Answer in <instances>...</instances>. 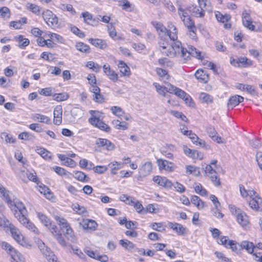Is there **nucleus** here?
<instances>
[{"instance_id":"obj_1","label":"nucleus","mask_w":262,"mask_h":262,"mask_svg":"<svg viewBox=\"0 0 262 262\" xmlns=\"http://www.w3.org/2000/svg\"><path fill=\"white\" fill-rule=\"evenodd\" d=\"M156 28L161 41L159 42L160 50L163 55L170 57H179L187 60L190 55L199 59H202L201 52L194 47H188V50L182 47L181 42L177 40L176 27L172 24L168 25L169 30L162 24L157 22L152 23Z\"/></svg>"},{"instance_id":"obj_11","label":"nucleus","mask_w":262,"mask_h":262,"mask_svg":"<svg viewBox=\"0 0 262 262\" xmlns=\"http://www.w3.org/2000/svg\"><path fill=\"white\" fill-rule=\"evenodd\" d=\"M153 181L159 186L165 188H170L172 185V182L164 177L159 176H155L152 179Z\"/></svg>"},{"instance_id":"obj_17","label":"nucleus","mask_w":262,"mask_h":262,"mask_svg":"<svg viewBox=\"0 0 262 262\" xmlns=\"http://www.w3.org/2000/svg\"><path fill=\"white\" fill-rule=\"evenodd\" d=\"M207 132L209 135V136L214 141L216 142L220 143H222V138L220 136H217V132L216 131L214 127L212 126H208L207 128Z\"/></svg>"},{"instance_id":"obj_59","label":"nucleus","mask_w":262,"mask_h":262,"mask_svg":"<svg viewBox=\"0 0 262 262\" xmlns=\"http://www.w3.org/2000/svg\"><path fill=\"white\" fill-rule=\"evenodd\" d=\"M38 247L42 255H43L50 248L47 247L45 244L41 241H38L37 242Z\"/></svg>"},{"instance_id":"obj_37","label":"nucleus","mask_w":262,"mask_h":262,"mask_svg":"<svg viewBox=\"0 0 262 262\" xmlns=\"http://www.w3.org/2000/svg\"><path fill=\"white\" fill-rule=\"evenodd\" d=\"M73 176L76 179L81 182H88L89 181V178L82 171H75Z\"/></svg>"},{"instance_id":"obj_41","label":"nucleus","mask_w":262,"mask_h":262,"mask_svg":"<svg viewBox=\"0 0 262 262\" xmlns=\"http://www.w3.org/2000/svg\"><path fill=\"white\" fill-rule=\"evenodd\" d=\"M156 72L157 74L166 82L169 78V75L168 74L167 71L161 68H157Z\"/></svg>"},{"instance_id":"obj_26","label":"nucleus","mask_w":262,"mask_h":262,"mask_svg":"<svg viewBox=\"0 0 262 262\" xmlns=\"http://www.w3.org/2000/svg\"><path fill=\"white\" fill-rule=\"evenodd\" d=\"M2 247L3 248L7 251L10 252L11 254L12 257L14 260H16V256H17L16 252L13 247L7 242H3L2 243Z\"/></svg>"},{"instance_id":"obj_38","label":"nucleus","mask_w":262,"mask_h":262,"mask_svg":"<svg viewBox=\"0 0 262 262\" xmlns=\"http://www.w3.org/2000/svg\"><path fill=\"white\" fill-rule=\"evenodd\" d=\"M55 219L57 222L58 225L60 226L61 229H65L67 230L68 229V228L70 227L65 219L60 217L58 216H55Z\"/></svg>"},{"instance_id":"obj_23","label":"nucleus","mask_w":262,"mask_h":262,"mask_svg":"<svg viewBox=\"0 0 262 262\" xmlns=\"http://www.w3.org/2000/svg\"><path fill=\"white\" fill-rule=\"evenodd\" d=\"M187 10L196 17H203L205 15V12L200 8V6H190Z\"/></svg>"},{"instance_id":"obj_21","label":"nucleus","mask_w":262,"mask_h":262,"mask_svg":"<svg viewBox=\"0 0 262 262\" xmlns=\"http://www.w3.org/2000/svg\"><path fill=\"white\" fill-rule=\"evenodd\" d=\"M81 15L84 18V22L87 24L92 26H96L98 23V21L96 20L95 18H93L92 15L88 12H83Z\"/></svg>"},{"instance_id":"obj_5","label":"nucleus","mask_w":262,"mask_h":262,"mask_svg":"<svg viewBox=\"0 0 262 262\" xmlns=\"http://www.w3.org/2000/svg\"><path fill=\"white\" fill-rule=\"evenodd\" d=\"M206 174L210 178L211 181L215 186L221 185L220 178L216 176V172L211 165H207L205 169Z\"/></svg>"},{"instance_id":"obj_6","label":"nucleus","mask_w":262,"mask_h":262,"mask_svg":"<svg viewBox=\"0 0 262 262\" xmlns=\"http://www.w3.org/2000/svg\"><path fill=\"white\" fill-rule=\"evenodd\" d=\"M152 169V164L150 162H145L142 166L139 169V175L137 178L138 180H142V178L145 177L149 175Z\"/></svg>"},{"instance_id":"obj_45","label":"nucleus","mask_w":262,"mask_h":262,"mask_svg":"<svg viewBox=\"0 0 262 262\" xmlns=\"http://www.w3.org/2000/svg\"><path fill=\"white\" fill-rule=\"evenodd\" d=\"M69 97V95L67 93H62L59 94H55L53 95V99L57 101H62L67 100Z\"/></svg>"},{"instance_id":"obj_49","label":"nucleus","mask_w":262,"mask_h":262,"mask_svg":"<svg viewBox=\"0 0 262 262\" xmlns=\"http://www.w3.org/2000/svg\"><path fill=\"white\" fill-rule=\"evenodd\" d=\"M182 134L189 136L193 143L197 142L196 140L199 139V138L195 134L193 133L191 130H185L184 131H182Z\"/></svg>"},{"instance_id":"obj_42","label":"nucleus","mask_w":262,"mask_h":262,"mask_svg":"<svg viewBox=\"0 0 262 262\" xmlns=\"http://www.w3.org/2000/svg\"><path fill=\"white\" fill-rule=\"evenodd\" d=\"M191 202L192 204L196 206L198 208H202L204 206V202L196 195H192L191 196Z\"/></svg>"},{"instance_id":"obj_35","label":"nucleus","mask_w":262,"mask_h":262,"mask_svg":"<svg viewBox=\"0 0 262 262\" xmlns=\"http://www.w3.org/2000/svg\"><path fill=\"white\" fill-rule=\"evenodd\" d=\"M120 245L127 250L133 249L135 247V244L127 239H121L119 241Z\"/></svg>"},{"instance_id":"obj_39","label":"nucleus","mask_w":262,"mask_h":262,"mask_svg":"<svg viewBox=\"0 0 262 262\" xmlns=\"http://www.w3.org/2000/svg\"><path fill=\"white\" fill-rule=\"evenodd\" d=\"M27 19L26 17H23L21 19L17 21H11L10 26L13 27L15 29H20L23 24L27 23Z\"/></svg>"},{"instance_id":"obj_53","label":"nucleus","mask_w":262,"mask_h":262,"mask_svg":"<svg viewBox=\"0 0 262 262\" xmlns=\"http://www.w3.org/2000/svg\"><path fill=\"white\" fill-rule=\"evenodd\" d=\"M186 171L189 174H193L196 176H198L200 173L199 168L191 165L186 166Z\"/></svg>"},{"instance_id":"obj_13","label":"nucleus","mask_w":262,"mask_h":262,"mask_svg":"<svg viewBox=\"0 0 262 262\" xmlns=\"http://www.w3.org/2000/svg\"><path fill=\"white\" fill-rule=\"evenodd\" d=\"M54 123L57 125L62 122V108L61 105L56 106L54 110Z\"/></svg>"},{"instance_id":"obj_8","label":"nucleus","mask_w":262,"mask_h":262,"mask_svg":"<svg viewBox=\"0 0 262 262\" xmlns=\"http://www.w3.org/2000/svg\"><path fill=\"white\" fill-rule=\"evenodd\" d=\"M95 144L99 147H103L107 150H113L115 149V145L106 139L98 138L96 140Z\"/></svg>"},{"instance_id":"obj_63","label":"nucleus","mask_w":262,"mask_h":262,"mask_svg":"<svg viewBox=\"0 0 262 262\" xmlns=\"http://www.w3.org/2000/svg\"><path fill=\"white\" fill-rule=\"evenodd\" d=\"M73 209L79 214H83L86 211L84 207L80 206L78 204H76L73 205Z\"/></svg>"},{"instance_id":"obj_46","label":"nucleus","mask_w":262,"mask_h":262,"mask_svg":"<svg viewBox=\"0 0 262 262\" xmlns=\"http://www.w3.org/2000/svg\"><path fill=\"white\" fill-rule=\"evenodd\" d=\"M64 232V235L66 236L68 239L71 241L73 243H75L76 241V238L74 234L73 231L71 227L68 228L66 230V231Z\"/></svg>"},{"instance_id":"obj_14","label":"nucleus","mask_w":262,"mask_h":262,"mask_svg":"<svg viewBox=\"0 0 262 262\" xmlns=\"http://www.w3.org/2000/svg\"><path fill=\"white\" fill-rule=\"evenodd\" d=\"M249 205L252 209L259 211L262 206V199L258 195H256L249 201Z\"/></svg>"},{"instance_id":"obj_16","label":"nucleus","mask_w":262,"mask_h":262,"mask_svg":"<svg viewBox=\"0 0 262 262\" xmlns=\"http://www.w3.org/2000/svg\"><path fill=\"white\" fill-rule=\"evenodd\" d=\"M103 68L104 69V72L111 80L114 82L117 81L118 78V75L114 70L110 68L109 64H104L103 66Z\"/></svg>"},{"instance_id":"obj_58","label":"nucleus","mask_w":262,"mask_h":262,"mask_svg":"<svg viewBox=\"0 0 262 262\" xmlns=\"http://www.w3.org/2000/svg\"><path fill=\"white\" fill-rule=\"evenodd\" d=\"M153 85H154V86L156 89L157 92L159 94L162 95L163 96H165V95H166L165 92V86H161L159 84H158V83H156V82L154 83Z\"/></svg>"},{"instance_id":"obj_33","label":"nucleus","mask_w":262,"mask_h":262,"mask_svg":"<svg viewBox=\"0 0 262 262\" xmlns=\"http://www.w3.org/2000/svg\"><path fill=\"white\" fill-rule=\"evenodd\" d=\"M115 127L118 129L126 130L128 128V123L125 122H121L118 120L112 121Z\"/></svg>"},{"instance_id":"obj_9","label":"nucleus","mask_w":262,"mask_h":262,"mask_svg":"<svg viewBox=\"0 0 262 262\" xmlns=\"http://www.w3.org/2000/svg\"><path fill=\"white\" fill-rule=\"evenodd\" d=\"M231 63L235 66L246 68L252 66L253 61L247 57H244L238 58L237 59H233L231 60Z\"/></svg>"},{"instance_id":"obj_34","label":"nucleus","mask_w":262,"mask_h":262,"mask_svg":"<svg viewBox=\"0 0 262 262\" xmlns=\"http://www.w3.org/2000/svg\"><path fill=\"white\" fill-rule=\"evenodd\" d=\"M35 150L43 159H49L51 158L50 152L44 148L37 147Z\"/></svg>"},{"instance_id":"obj_44","label":"nucleus","mask_w":262,"mask_h":262,"mask_svg":"<svg viewBox=\"0 0 262 262\" xmlns=\"http://www.w3.org/2000/svg\"><path fill=\"white\" fill-rule=\"evenodd\" d=\"M237 89L241 90H246L251 94H254L255 93V91L252 86L250 85H244L242 84H238L236 86Z\"/></svg>"},{"instance_id":"obj_10","label":"nucleus","mask_w":262,"mask_h":262,"mask_svg":"<svg viewBox=\"0 0 262 262\" xmlns=\"http://www.w3.org/2000/svg\"><path fill=\"white\" fill-rule=\"evenodd\" d=\"M80 226L87 231H94L96 230L98 224L94 220L85 219L79 223Z\"/></svg>"},{"instance_id":"obj_64","label":"nucleus","mask_w":262,"mask_h":262,"mask_svg":"<svg viewBox=\"0 0 262 262\" xmlns=\"http://www.w3.org/2000/svg\"><path fill=\"white\" fill-rule=\"evenodd\" d=\"M71 31L79 37L83 38L85 36L84 33L75 26L71 27Z\"/></svg>"},{"instance_id":"obj_2","label":"nucleus","mask_w":262,"mask_h":262,"mask_svg":"<svg viewBox=\"0 0 262 262\" xmlns=\"http://www.w3.org/2000/svg\"><path fill=\"white\" fill-rule=\"evenodd\" d=\"M0 196L6 201L10 207H14L18 211L16 212L15 215L19 222L29 230L34 233L37 232V229L34 224L27 219V210L23 203L18 201H12L9 196V191L0 184Z\"/></svg>"},{"instance_id":"obj_51","label":"nucleus","mask_w":262,"mask_h":262,"mask_svg":"<svg viewBox=\"0 0 262 262\" xmlns=\"http://www.w3.org/2000/svg\"><path fill=\"white\" fill-rule=\"evenodd\" d=\"M37 216L40 221L46 226L48 227L49 225L51 223V220L46 215L39 212L37 213Z\"/></svg>"},{"instance_id":"obj_20","label":"nucleus","mask_w":262,"mask_h":262,"mask_svg":"<svg viewBox=\"0 0 262 262\" xmlns=\"http://www.w3.org/2000/svg\"><path fill=\"white\" fill-rule=\"evenodd\" d=\"M183 149L185 154L190 158L193 159L201 158L200 156V153L199 151L195 150H192L186 145L183 146Z\"/></svg>"},{"instance_id":"obj_15","label":"nucleus","mask_w":262,"mask_h":262,"mask_svg":"<svg viewBox=\"0 0 262 262\" xmlns=\"http://www.w3.org/2000/svg\"><path fill=\"white\" fill-rule=\"evenodd\" d=\"M236 220L238 223L242 226H246L249 223L248 216L241 210H236Z\"/></svg>"},{"instance_id":"obj_60","label":"nucleus","mask_w":262,"mask_h":262,"mask_svg":"<svg viewBox=\"0 0 262 262\" xmlns=\"http://www.w3.org/2000/svg\"><path fill=\"white\" fill-rule=\"evenodd\" d=\"M58 18L55 14H53V16L50 18L49 21H46L48 26L51 27H55L58 24Z\"/></svg>"},{"instance_id":"obj_24","label":"nucleus","mask_w":262,"mask_h":262,"mask_svg":"<svg viewBox=\"0 0 262 262\" xmlns=\"http://www.w3.org/2000/svg\"><path fill=\"white\" fill-rule=\"evenodd\" d=\"M89 41L95 47L101 49H104L107 47L106 42L102 39L90 38Z\"/></svg>"},{"instance_id":"obj_52","label":"nucleus","mask_w":262,"mask_h":262,"mask_svg":"<svg viewBox=\"0 0 262 262\" xmlns=\"http://www.w3.org/2000/svg\"><path fill=\"white\" fill-rule=\"evenodd\" d=\"M200 8L204 12L206 10H209L210 3L207 0H198Z\"/></svg>"},{"instance_id":"obj_40","label":"nucleus","mask_w":262,"mask_h":262,"mask_svg":"<svg viewBox=\"0 0 262 262\" xmlns=\"http://www.w3.org/2000/svg\"><path fill=\"white\" fill-rule=\"evenodd\" d=\"M118 5L122 7L123 10L128 12L132 11V4L128 0L119 1Z\"/></svg>"},{"instance_id":"obj_32","label":"nucleus","mask_w":262,"mask_h":262,"mask_svg":"<svg viewBox=\"0 0 262 262\" xmlns=\"http://www.w3.org/2000/svg\"><path fill=\"white\" fill-rule=\"evenodd\" d=\"M215 17L219 21L223 23L227 22L231 18L230 15L227 14H223L219 11L215 13Z\"/></svg>"},{"instance_id":"obj_48","label":"nucleus","mask_w":262,"mask_h":262,"mask_svg":"<svg viewBox=\"0 0 262 262\" xmlns=\"http://www.w3.org/2000/svg\"><path fill=\"white\" fill-rule=\"evenodd\" d=\"M200 99L205 103H212L213 102V97L207 93H202L200 95Z\"/></svg>"},{"instance_id":"obj_7","label":"nucleus","mask_w":262,"mask_h":262,"mask_svg":"<svg viewBox=\"0 0 262 262\" xmlns=\"http://www.w3.org/2000/svg\"><path fill=\"white\" fill-rule=\"evenodd\" d=\"M157 163L161 170L164 169L168 172H172L176 167L173 163L165 160L158 159Z\"/></svg>"},{"instance_id":"obj_61","label":"nucleus","mask_w":262,"mask_h":262,"mask_svg":"<svg viewBox=\"0 0 262 262\" xmlns=\"http://www.w3.org/2000/svg\"><path fill=\"white\" fill-rule=\"evenodd\" d=\"M111 110L114 115L118 117L122 116V115L124 114V112L122 108L118 106H112L111 108Z\"/></svg>"},{"instance_id":"obj_30","label":"nucleus","mask_w":262,"mask_h":262,"mask_svg":"<svg viewBox=\"0 0 262 262\" xmlns=\"http://www.w3.org/2000/svg\"><path fill=\"white\" fill-rule=\"evenodd\" d=\"M43 255L49 262H59L57 261V257L50 248Z\"/></svg>"},{"instance_id":"obj_22","label":"nucleus","mask_w":262,"mask_h":262,"mask_svg":"<svg viewBox=\"0 0 262 262\" xmlns=\"http://www.w3.org/2000/svg\"><path fill=\"white\" fill-rule=\"evenodd\" d=\"M169 227L179 235H184L185 234L186 228L181 224L176 223H170L169 224Z\"/></svg>"},{"instance_id":"obj_50","label":"nucleus","mask_w":262,"mask_h":262,"mask_svg":"<svg viewBox=\"0 0 262 262\" xmlns=\"http://www.w3.org/2000/svg\"><path fill=\"white\" fill-rule=\"evenodd\" d=\"M184 24V25L187 28V29L192 28V29H194V23L191 19L190 17H187L186 18H184L182 20Z\"/></svg>"},{"instance_id":"obj_29","label":"nucleus","mask_w":262,"mask_h":262,"mask_svg":"<svg viewBox=\"0 0 262 262\" xmlns=\"http://www.w3.org/2000/svg\"><path fill=\"white\" fill-rule=\"evenodd\" d=\"M195 76L198 79L201 80L202 81L206 82L209 79L208 75L203 70H198L195 73Z\"/></svg>"},{"instance_id":"obj_25","label":"nucleus","mask_w":262,"mask_h":262,"mask_svg":"<svg viewBox=\"0 0 262 262\" xmlns=\"http://www.w3.org/2000/svg\"><path fill=\"white\" fill-rule=\"evenodd\" d=\"M32 119L35 121H39L47 124L51 123V119L48 117L40 114H34L32 116Z\"/></svg>"},{"instance_id":"obj_27","label":"nucleus","mask_w":262,"mask_h":262,"mask_svg":"<svg viewBox=\"0 0 262 262\" xmlns=\"http://www.w3.org/2000/svg\"><path fill=\"white\" fill-rule=\"evenodd\" d=\"M118 68L120 69V72L124 76H129L130 71L129 68L126 64L122 61H119L118 63Z\"/></svg>"},{"instance_id":"obj_62","label":"nucleus","mask_w":262,"mask_h":262,"mask_svg":"<svg viewBox=\"0 0 262 262\" xmlns=\"http://www.w3.org/2000/svg\"><path fill=\"white\" fill-rule=\"evenodd\" d=\"M228 246L232 250V251L237 252V251L241 249V247H239L240 245L237 246V243L234 241H229L228 243Z\"/></svg>"},{"instance_id":"obj_18","label":"nucleus","mask_w":262,"mask_h":262,"mask_svg":"<svg viewBox=\"0 0 262 262\" xmlns=\"http://www.w3.org/2000/svg\"><path fill=\"white\" fill-rule=\"evenodd\" d=\"M57 156L60 161L63 162L62 163L63 165L67 166H69L72 168L76 166V164L75 161L69 157H66V155L62 154H58Z\"/></svg>"},{"instance_id":"obj_54","label":"nucleus","mask_w":262,"mask_h":262,"mask_svg":"<svg viewBox=\"0 0 262 262\" xmlns=\"http://www.w3.org/2000/svg\"><path fill=\"white\" fill-rule=\"evenodd\" d=\"M18 138L21 140H31L34 138V136L28 132H23L18 136Z\"/></svg>"},{"instance_id":"obj_57","label":"nucleus","mask_w":262,"mask_h":262,"mask_svg":"<svg viewBox=\"0 0 262 262\" xmlns=\"http://www.w3.org/2000/svg\"><path fill=\"white\" fill-rule=\"evenodd\" d=\"M119 199L120 201L125 202L126 204L132 205L134 203L133 198L126 194H122L120 195Z\"/></svg>"},{"instance_id":"obj_3","label":"nucleus","mask_w":262,"mask_h":262,"mask_svg":"<svg viewBox=\"0 0 262 262\" xmlns=\"http://www.w3.org/2000/svg\"><path fill=\"white\" fill-rule=\"evenodd\" d=\"M90 113L92 115V117L89 119L90 123L102 130L106 132H109L110 131V127L108 125L100 120L99 117L95 114L96 113L95 111L91 110L90 111Z\"/></svg>"},{"instance_id":"obj_47","label":"nucleus","mask_w":262,"mask_h":262,"mask_svg":"<svg viewBox=\"0 0 262 262\" xmlns=\"http://www.w3.org/2000/svg\"><path fill=\"white\" fill-rule=\"evenodd\" d=\"M194 190L196 193H198L202 196H206L207 195V190L203 188L202 185L200 183L195 184Z\"/></svg>"},{"instance_id":"obj_12","label":"nucleus","mask_w":262,"mask_h":262,"mask_svg":"<svg viewBox=\"0 0 262 262\" xmlns=\"http://www.w3.org/2000/svg\"><path fill=\"white\" fill-rule=\"evenodd\" d=\"M243 24L244 26L251 31L255 30V26L252 25V21L250 14L246 11H244L242 15Z\"/></svg>"},{"instance_id":"obj_28","label":"nucleus","mask_w":262,"mask_h":262,"mask_svg":"<svg viewBox=\"0 0 262 262\" xmlns=\"http://www.w3.org/2000/svg\"><path fill=\"white\" fill-rule=\"evenodd\" d=\"M239 247H241L242 249H245L249 253H252L255 248L252 242L247 241L242 242Z\"/></svg>"},{"instance_id":"obj_31","label":"nucleus","mask_w":262,"mask_h":262,"mask_svg":"<svg viewBox=\"0 0 262 262\" xmlns=\"http://www.w3.org/2000/svg\"><path fill=\"white\" fill-rule=\"evenodd\" d=\"M16 40L18 42V46L21 48H24L28 46L30 41L28 38H24L23 36L19 35L15 37Z\"/></svg>"},{"instance_id":"obj_4","label":"nucleus","mask_w":262,"mask_h":262,"mask_svg":"<svg viewBox=\"0 0 262 262\" xmlns=\"http://www.w3.org/2000/svg\"><path fill=\"white\" fill-rule=\"evenodd\" d=\"M8 222V224L6 226H1L0 227V229L2 228H6L9 227L10 232L13 238L20 245H24L25 243L23 235L21 234L20 231L16 228L14 225H11L9 221L7 220Z\"/></svg>"},{"instance_id":"obj_36","label":"nucleus","mask_w":262,"mask_h":262,"mask_svg":"<svg viewBox=\"0 0 262 262\" xmlns=\"http://www.w3.org/2000/svg\"><path fill=\"white\" fill-rule=\"evenodd\" d=\"M75 46L77 50L82 53H89L90 52V47L83 42H78L76 44Z\"/></svg>"},{"instance_id":"obj_19","label":"nucleus","mask_w":262,"mask_h":262,"mask_svg":"<svg viewBox=\"0 0 262 262\" xmlns=\"http://www.w3.org/2000/svg\"><path fill=\"white\" fill-rule=\"evenodd\" d=\"M244 101V98L242 96H241L239 95H234L232 97H231L228 101V106L229 108L230 107H231L232 108L233 107L236 106L238 104H239V103L243 102Z\"/></svg>"},{"instance_id":"obj_55","label":"nucleus","mask_w":262,"mask_h":262,"mask_svg":"<svg viewBox=\"0 0 262 262\" xmlns=\"http://www.w3.org/2000/svg\"><path fill=\"white\" fill-rule=\"evenodd\" d=\"M49 36L51 38V40H55L57 42L62 43L63 42L64 39L63 37L59 34L50 33L49 34Z\"/></svg>"},{"instance_id":"obj_43","label":"nucleus","mask_w":262,"mask_h":262,"mask_svg":"<svg viewBox=\"0 0 262 262\" xmlns=\"http://www.w3.org/2000/svg\"><path fill=\"white\" fill-rule=\"evenodd\" d=\"M108 166L110 168H112L111 173L113 174H116V171L122 168L123 164L115 161L109 164Z\"/></svg>"},{"instance_id":"obj_56","label":"nucleus","mask_w":262,"mask_h":262,"mask_svg":"<svg viewBox=\"0 0 262 262\" xmlns=\"http://www.w3.org/2000/svg\"><path fill=\"white\" fill-rule=\"evenodd\" d=\"M0 15L4 18H8L10 16V12L8 8L3 7L1 8Z\"/></svg>"}]
</instances>
